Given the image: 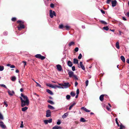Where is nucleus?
Here are the masks:
<instances>
[{"label": "nucleus", "instance_id": "1", "mask_svg": "<svg viewBox=\"0 0 129 129\" xmlns=\"http://www.w3.org/2000/svg\"><path fill=\"white\" fill-rule=\"evenodd\" d=\"M21 95L23 98V99L21 97H20L21 100V106L23 107L26 105H28L29 104V101L27 97L26 96L24 95L22 93H21Z\"/></svg>", "mask_w": 129, "mask_h": 129}, {"label": "nucleus", "instance_id": "2", "mask_svg": "<svg viewBox=\"0 0 129 129\" xmlns=\"http://www.w3.org/2000/svg\"><path fill=\"white\" fill-rule=\"evenodd\" d=\"M7 92L9 95L10 96H12L15 94V92L13 90L11 91L9 89H7Z\"/></svg>", "mask_w": 129, "mask_h": 129}, {"label": "nucleus", "instance_id": "3", "mask_svg": "<svg viewBox=\"0 0 129 129\" xmlns=\"http://www.w3.org/2000/svg\"><path fill=\"white\" fill-rule=\"evenodd\" d=\"M56 16L55 13L54 11H52V10H50V16L51 18L53 17V16Z\"/></svg>", "mask_w": 129, "mask_h": 129}, {"label": "nucleus", "instance_id": "4", "mask_svg": "<svg viewBox=\"0 0 129 129\" xmlns=\"http://www.w3.org/2000/svg\"><path fill=\"white\" fill-rule=\"evenodd\" d=\"M35 57L37 58L41 59V60H43L45 58L44 56H42L40 54H36L35 55Z\"/></svg>", "mask_w": 129, "mask_h": 129}, {"label": "nucleus", "instance_id": "5", "mask_svg": "<svg viewBox=\"0 0 129 129\" xmlns=\"http://www.w3.org/2000/svg\"><path fill=\"white\" fill-rule=\"evenodd\" d=\"M0 127L3 129L6 128L5 125L4 124L3 122L1 121H0Z\"/></svg>", "mask_w": 129, "mask_h": 129}, {"label": "nucleus", "instance_id": "6", "mask_svg": "<svg viewBox=\"0 0 129 129\" xmlns=\"http://www.w3.org/2000/svg\"><path fill=\"white\" fill-rule=\"evenodd\" d=\"M51 112L50 110H48L46 111V116L47 117H49L51 116Z\"/></svg>", "mask_w": 129, "mask_h": 129}, {"label": "nucleus", "instance_id": "7", "mask_svg": "<svg viewBox=\"0 0 129 129\" xmlns=\"http://www.w3.org/2000/svg\"><path fill=\"white\" fill-rule=\"evenodd\" d=\"M70 86V85L69 83H64L63 84V86L62 87L63 88H67Z\"/></svg>", "mask_w": 129, "mask_h": 129}, {"label": "nucleus", "instance_id": "8", "mask_svg": "<svg viewBox=\"0 0 129 129\" xmlns=\"http://www.w3.org/2000/svg\"><path fill=\"white\" fill-rule=\"evenodd\" d=\"M68 74L69 77L71 78L73 77L74 75V72L72 71H69L68 73Z\"/></svg>", "mask_w": 129, "mask_h": 129}, {"label": "nucleus", "instance_id": "9", "mask_svg": "<svg viewBox=\"0 0 129 129\" xmlns=\"http://www.w3.org/2000/svg\"><path fill=\"white\" fill-rule=\"evenodd\" d=\"M56 67L57 70L59 71H61L62 70V67L61 66L60 64H57L56 65Z\"/></svg>", "mask_w": 129, "mask_h": 129}, {"label": "nucleus", "instance_id": "10", "mask_svg": "<svg viewBox=\"0 0 129 129\" xmlns=\"http://www.w3.org/2000/svg\"><path fill=\"white\" fill-rule=\"evenodd\" d=\"M111 2L112 7H114L116 5L117 2L116 0L112 1Z\"/></svg>", "mask_w": 129, "mask_h": 129}, {"label": "nucleus", "instance_id": "11", "mask_svg": "<svg viewBox=\"0 0 129 129\" xmlns=\"http://www.w3.org/2000/svg\"><path fill=\"white\" fill-rule=\"evenodd\" d=\"M67 64L69 66L71 67L73 65V63L70 61H69L67 62Z\"/></svg>", "mask_w": 129, "mask_h": 129}, {"label": "nucleus", "instance_id": "12", "mask_svg": "<svg viewBox=\"0 0 129 129\" xmlns=\"http://www.w3.org/2000/svg\"><path fill=\"white\" fill-rule=\"evenodd\" d=\"M20 27H18V29L19 30H20V29L21 28H24V25L21 24V23H20Z\"/></svg>", "mask_w": 129, "mask_h": 129}, {"label": "nucleus", "instance_id": "13", "mask_svg": "<svg viewBox=\"0 0 129 129\" xmlns=\"http://www.w3.org/2000/svg\"><path fill=\"white\" fill-rule=\"evenodd\" d=\"M62 128L60 126L57 125H55L53 127L52 129H61Z\"/></svg>", "mask_w": 129, "mask_h": 129}, {"label": "nucleus", "instance_id": "14", "mask_svg": "<svg viewBox=\"0 0 129 129\" xmlns=\"http://www.w3.org/2000/svg\"><path fill=\"white\" fill-rule=\"evenodd\" d=\"M81 109H83L84 111L87 112H90V111L89 110L87 109L84 107H82L81 108Z\"/></svg>", "mask_w": 129, "mask_h": 129}, {"label": "nucleus", "instance_id": "15", "mask_svg": "<svg viewBox=\"0 0 129 129\" xmlns=\"http://www.w3.org/2000/svg\"><path fill=\"white\" fill-rule=\"evenodd\" d=\"M73 63L76 64H78V60L76 58H74L73 59Z\"/></svg>", "mask_w": 129, "mask_h": 129}, {"label": "nucleus", "instance_id": "16", "mask_svg": "<svg viewBox=\"0 0 129 129\" xmlns=\"http://www.w3.org/2000/svg\"><path fill=\"white\" fill-rule=\"evenodd\" d=\"M46 91L48 93L50 94L51 95H53V93L49 89H46Z\"/></svg>", "mask_w": 129, "mask_h": 129}, {"label": "nucleus", "instance_id": "17", "mask_svg": "<svg viewBox=\"0 0 129 129\" xmlns=\"http://www.w3.org/2000/svg\"><path fill=\"white\" fill-rule=\"evenodd\" d=\"M46 85L47 86H49L50 87H51L52 88H54V87H55V85L54 86L50 84H47Z\"/></svg>", "mask_w": 129, "mask_h": 129}, {"label": "nucleus", "instance_id": "18", "mask_svg": "<svg viewBox=\"0 0 129 129\" xmlns=\"http://www.w3.org/2000/svg\"><path fill=\"white\" fill-rule=\"evenodd\" d=\"M104 95L102 94L101 95L100 97V99L101 101H102L103 100Z\"/></svg>", "mask_w": 129, "mask_h": 129}, {"label": "nucleus", "instance_id": "19", "mask_svg": "<svg viewBox=\"0 0 129 129\" xmlns=\"http://www.w3.org/2000/svg\"><path fill=\"white\" fill-rule=\"evenodd\" d=\"M48 108L50 109L53 110L54 109V107L50 105H48Z\"/></svg>", "mask_w": 129, "mask_h": 129}, {"label": "nucleus", "instance_id": "20", "mask_svg": "<svg viewBox=\"0 0 129 129\" xmlns=\"http://www.w3.org/2000/svg\"><path fill=\"white\" fill-rule=\"evenodd\" d=\"M120 58H121V60L123 62H125V59L124 57L123 56H121L120 57Z\"/></svg>", "mask_w": 129, "mask_h": 129}, {"label": "nucleus", "instance_id": "21", "mask_svg": "<svg viewBox=\"0 0 129 129\" xmlns=\"http://www.w3.org/2000/svg\"><path fill=\"white\" fill-rule=\"evenodd\" d=\"M76 103H74L72 105H71L69 107V110H70L71 108L73 107V106L75 105Z\"/></svg>", "mask_w": 129, "mask_h": 129}, {"label": "nucleus", "instance_id": "22", "mask_svg": "<svg viewBox=\"0 0 129 129\" xmlns=\"http://www.w3.org/2000/svg\"><path fill=\"white\" fill-rule=\"evenodd\" d=\"M68 115V114L67 113H65L62 116V117L63 118H66Z\"/></svg>", "mask_w": 129, "mask_h": 129}, {"label": "nucleus", "instance_id": "23", "mask_svg": "<svg viewBox=\"0 0 129 129\" xmlns=\"http://www.w3.org/2000/svg\"><path fill=\"white\" fill-rule=\"evenodd\" d=\"M119 43L118 42H117L116 44V47L118 49L119 48Z\"/></svg>", "mask_w": 129, "mask_h": 129}, {"label": "nucleus", "instance_id": "24", "mask_svg": "<svg viewBox=\"0 0 129 129\" xmlns=\"http://www.w3.org/2000/svg\"><path fill=\"white\" fill-rule=\"evenodd\" d=\"M16 79V77L15 76H13L11 77V80L13 81H15Z\"/></svg>", "mask_w": 129, "mask_h": 129}, {"label": "nucleus", "instance_id": "25", "mask_svg": "<svg viewBox=\"0 0 129 129\" xmlns=\"http://www.w3.org/2000/svg\"><path fill=\"white\" fill-rule=\"evenodd\" d=\"M28 108L26 107H25L24 108H22V110L23 111H24L28 109Z\"/></svg>", "mask_w": 129, "mask_h": 129}, {"label": "nucleus", "instance_id": "26", "mask_svg": "<svg viewBox=\"0 0 129 129\" xmlns=\"http://www.w3.org/2000/svg\"><path fill=\"white\" fill-rule=\"evenodd\" d=\"M70 94L72 96L74 97L75 95V94L74 92L72 91L70 93Z\"/></svg>", "mask_w": 129, "mask_h": 129}, {"label": "nucleus", "instance_id": "27", "mask_svg": "<svg viewBox=\"0 0 129 129\" xmlns=\"http://www.w3.org/2000/svg\"><path fill=\"white\" fill-rule=\"evenodd\" d=\"M50 104L53 105L54 104V103L52 101L50 100H48L47 101Z\"/></svg>", "mask_w": 129, "mask_h": 129}, {"label": "nucleus", "instance_id": "28", "mask_svg": "<svg viewBox=\"0 0 129 129\" xmlns=\"http://www.w3.org/2000/svg\"><path fill=\"white\" fill-rule=\"evenodd\" d=\"M80 121L81 122H85L86 121V120L83 118H81Z\"/></svg>", "mask_w": 129, "mask_h": 129}, {"label": "nucleus", "instance_id": "29", "mask_svg": "<svg viewBox=\"0 0 129 129\" xmlns=\"http://www.w3.org/2000/svg\"><path fill=\"white\" fill-rule=\"evenodd\" d=\"M4 69V67L3 66H0V71H3Z\"/></svg>", "mask_w": 129, "mask_h": 129}, {"label": "nucleus", "instance_id": "30", "mask_svg": "<svg viewBox=\"0 0 129 129\" xmlns=\"http://www.w3.org/2000/svg\"><path fill=\"white\" fill-rule=\"evenodd\" d=\"M74 44V43L73 42H70L69 44V46H70Z\"/></svg>", "mask_w": 129, "mask_h": 129}, {"label": "nucleus", "instance_id": "31", "mask_svg": "<svg viewBox=\"0 0 129 129\" xmlns=\"http://www.w3.org/2000/svg\"><path fill=\"white\" fill-rule=\"evenodd\" d=\"M103 29L106 30H108L109 28L108 27V26H106L104 27H103Z\"/></svg>", "mask_w": 129, "mask_h": 129}, {"label": "nucleus", "instance_id": "32", "mask_svg": "<svg viewBox=\"0 0 129 129\" xmlns=\"http://www.w3.org/2000/svg\"><path fill=\"white\" fill-rule=\"evenodd\" d=\"M63 88L62 87H61V86H58L55 85L54 88Z\"/></svg>", "mask_w": 129, "mask_h": 129}, {"label": "nucleus", "instance_id": "33", "mask_svg": "<svg viewBox=\"0 0 129 129\" xmlns=\"http://www.w3.org/2000/svg\"><path fill=\"white\" fill-rule=\"evenodd\" d=\"M61 123V121L60 120H59L58 119L57 120V125H60Z\"/></svg>", "mask_w": 129, "mask_h": 129}, {"label": "nucleus", "instance_id": "34", "mask_svg": "<svg viewBox=\"0 0 129 129\" xmlns=\"http://www.w3.org/2000/svg\"><path fill=\"white\" fill-rule=\"evenodd\" d=\"M70 96L69 95H67L66 96V99L68 100H69L70 99Z\"/></svg>", "mask_w": 129, "mask_h": 129}, {"label": "nucleus", "instance_id": "35", "mask_svg": "<svg viewBox=\"0 0 129 129\" xmlns=\"http://www.w3.org/2000/svg\"><path fill=\"white\" fill-rule=\"evenodd\" d=\"M0 86L2 87H3L7 89V87L5 85L3 84H0Z\"/></svg>", "mask_w": 129, "mask_h": 129}, {"label": "nucleus", "instance_id": "36", "mask_svg": "<svg viewBox=\"0 0 129 129\" xmlns=\"http://www.w3.org/2000/svg\"><path fill=\"white\" fill-rule=\"evenodd\" d=\"M0 119L3 120L4 119V118L0 112Z\"/></svg>", "mask_w": 129, "mask_h": 129}, {"label": "nucleus", "instance_id": "37", "mask_svg": "<svg viewBox=\"0 0 129 129\" xmlns=\"http://www.w3.org/2000/svg\"><path fill=\"white\" fill-rule=\"evenodd\" d=\"M119 126L120 127L119 129H123V128L124 127V126H123L121 124L120 125H119Z\"/></svg>", "mask_w": 129, "mask_h": 129}, {"label": "nucleus", "instance_id": "38", "mask_svg": "<svg viewBox=\"0 0 129 129\" xmlns=\"http://www.w3.org/2000/svg\"><path fill=\"white\" fill-rule=\"evenodd\" d=\"M115 120L116 123L117 124L118 126H119V125L118 122L117 121V118H116L115 119Z\"/></svg>", "mask_w": 129, "mask_h": 129}, {"label": "nucleus", "instance_id": "39", "mask_svg": "<svg viewBox=\"0 0 129 129\" xmlns=\"http://www.w3.org/2000/svg\"><path fill=\"white\" fill-rule=\"evenodd\" d=\"M100 22L102 24H107V22L101 20L100 21Z\"/></svg>", "mask_w": 129, "mask_h": 129}, {"label": "nucleus", "instance_id": "40", "mask_svg": "<svg viewBox=\"0 0 129 129\" xmlns=\"http://www.w3.org/2000/svg\"><path fill=\"white\" fill-rule=\"evenodd\" d=\"M82 57V55L81 53H80L79 54V56H78V58L79 59H80Z\"/></svg>", "mask_w": 129, "mask_h": 129}, {"label": "nucleus", "instance_id": "41", "mask_svg": "<svg viewBox=\"0 0 129 129\" xmlns=\"http://www.w3.org/2000/svg\"><path fill=\"white\" fill-rule=\"evenodd\" d=\"M64 27L66 28L67 30H69V29L70 27L68 25L64 26Z\"/></svg>", "mask_w": 129, "mask_h": 129}, {"label": "nucleus", "instance_id": "42", "mask_svg": "<svg viewBox=\"0 0 129 129\" xmlns=\"http://www.w3.org/2000/svg\"><path fill=\"white\" fill-rule=\"evenodd\" d=\"M52 119H51V118L49 120H48V122L50 123H51L52 122Z\"/></svg>", "mask_w": 129, "mask_h": 129}, {"label": "nucleus", "instance_id": "43", "mask_svg": "<svg viewBox=\"0 0 129 129\" xmlns=\"http://www.w3.org/2000/svg\"><path fill=\"white\" fill-rule=\"evenodd\" d=\"M59 27L60 28H62L63 27H64V26H63L62 24L60 25Z\"/></svg>", "mask_w": 129, "mask_h": 129}, {"label": "nucleus", "instance_id": "44", "mask_svg": "<svg viewBox=\"0 0 129 129\" xmlns=\"http://www.w3.org/2000/svg\"><path fill=\"white\" fill-rule=\"evenodd\" d=\"M23 122L22 121H21V124L20 126V127L21 128H23Z\"/></svg>", "mask_w": 129, "mask_h": 129}, {"label": "nucleus", "instance_id": "45", "mask_svg": "<svg viewBox=\"0 0 129 129\" xmlns=\"http://www.w3.org/2000/svg\"><path fill=\"white\" fill-rule=\"evenodd\" d=\"M3 103L4 105H5V106L6 107H7L8 106V105L6 103V101H4Z\"/></svg>", "mask_w": 129, "mask_h": 129}, {"label": "nucleus", "instance_id": "46", "mask_svg": "<svg viewBox=\"0 0 129 129\" xmlns=\"http://www.w3.org/2000/svg\"><path fill=\"white\" fill-rule=\"evenodd\" d=\"M44 123L46 124H47L48 123V120H45L44 121Z\"/></svg>", "mask_w": 129, "mask_h": 129}, {"label": "nucleus", "instance_id": "47", "mask_svg": "<svg viewBox=\"0 0 129 129\" xmlns=\"http://www.w3.org/2000/svg\"><path fill=\"white\" fill-rule=\"evenodd\" d=\"M73 77H74L75 79L76 80H78V79L77 76L75 75H74Z\"/></svg>", "mask_w": 129, "mask_h": 129}, {"label": "nucleus", "instance_id": "48", "mask_svg": "<svg viewBox=\"0 0 129 129\" xmlns=\"http://www.w3.org/2000/svg\"><path fill=\"white\" fill-rule=\"evenodd\" d=\"M11 20L12 21H14L16 20V18L15 17L13 18Z\"/></svg>", "mask_w": 129, "mask_h": 129}, {"label": "nucleus", "instance_id": "49", "mask_svg": "<svg viewBox=\"0 0 129 129\" xmlns=\"http://www.w3.org/2000/svg\"><path fill=\"white\" fill-rule=\"evenodd\" d=\"M88 80H87L85 82L86 84V86H87L88 85Z\"/></svg>", "mask_w": 129, "mask_h": 129}, {"label": "nucleus", "instance_id": "50", "mask_svg": "<svg viewBox=\"0 0 129 129\" xmlns=\"http://www.w3.org/2000/svg\"><path fill=\"white\" fill-rule=\"evenodd\" d=\"M72 70L73 71H74L75 70V67L74 66H73L72 67Z\"/></svg>", "mask_w": 129, "mask_h": 129}, {"label": "nucleus", "instance_id": "51", "mask_svg": "<svg viewBox=\"0 0 129 129\" xmlns=\"http://www.w3.org/2000/svg\"><path fill=\"white\" fill-rule=\"evenodd\" d=\"M78 47H76L75 49V52H77L78 50Z\"/></svg>", "mask_w": 129, "mask_h": 129}, {"label": "nucleus", "instance_id": "52", "mask_svg": "<svg viewBox=\"0 0 129 129\" xmlns=\"http://www.w3.org/2000/svg\"><path fill=\"white\" fill-rule=\"evenodd\" d=\"M50 7L52 8H53L54 7V5L53 4H51L50 5Z\"/></svg>", "mask_w": 129, "mask_h": 129}, {"label": "nucleus", "instance_id": "53", "mask_svg": "<svg viewBox=\"0 0 129 129\" xmlns=\"http://www.w3.org/2000/svg\"><path fill=\"white\" fill-rule=\"evenodd\" d=\"M111 1V0H107L106 1V3L107 4H109Z\"/></svg>", "mask_w": 129, "mask_h": 129}, {"label": "nucleus", "instance_id": "54", "mask_svg": "<svg viewBox=\"0 0 129 129\" xmlns=\"http://www.w3.org/2000/svg\"><path fill=\"white\" fill-rule=\"evenodd\" d=\"M17 23H23V22H22V21H20V20H18L17 21Z\"/></svg>", "mask_w": 129, "mask_h": 129}, {"label": "nucleus", "instance_id": "55", "mask_svg": "<svg viewBox=\"0 0 129 129\" xmlns=\"http://www.w3.org/2000/svg\"><path fill=\"white\" fill-rule=\"evenodd\" d=\"M80 66L82 70H85V68L83 65L81 66Z\"/></svg>", "mask_w": 129, "mask_h": 129}, {"label": "nucleus", "instance_id": "56", "mask_svg": "<svg viewBox=\"0 0 129 129\" xmlns=\"http://www.w3.org/2000/svg\"><path fill=\"white\" fill-rule=\"evenodd\" d=\"M10 67L11 68H15V67L14 65H12L10 66Z\"/></svg>", "mask_w": 129, "mask_h": 129}, {"label": "nucleus", "instance_id": "57", "mask_svg": "<svg viewBox=\"0 0 129 129\" xmlns=\"http://www.w3.org/2000/svg\"><path fill=\"white\" fill-rule=\"evenodd\" d=\"M77 94L78 95L79 93V90L78 89H77L76 91Z\"/></svg>", "mask_w": 129, "mask_h": 129}, {"label": "nucleus", "instance_id": "58", "mask_svg": "<svg viewBox=\"0 0 129 129\" xmlns=\"http://www.w3.org/2000/svg\"><path fill=\"white\" fill-rule=\"evenodd\" d=\"M36 83H37V85L39 86L40 87H41V86L40 85V84H39L38 83L36 82Z\"/></svg>", "mask_w": 129, "mask_h": 129}, {"label": "nucleus", "instance_id": "59", "mask_svg": "<svg viewBox=\"0 0 129 129\" xmlns=\"http://www.w3.org/2000/svg\"><path fill=\"white\" fill-rule=\"evenodd\" d=\"M101 12L103 14H105V12L104 11L102 10H101Z\"/></svg>", "mask_w": 129, "mask_h": 129}, {"label": "nucleus", "instance_id": "60", "mask_svg": "<svg viewBox=\"0 0 129 129\" xmlns=\"http://www.w3.org/2000/svg\"><path fill=\"white\" fill-rule=\"evenodd\" d=\"M78 84V82L77 81H76L75 83V86H76Z\"/></svg>", "mask_w": 129, "mask_h": 129}, {"label": "nucleus", "instance_id": "61", "mask_svg": "<svg viewBox=\"0 0 129 129\" xmlns=\"http://www.w3.org/2000/svg\"><path fill=\"white\" fill-rule=\"evenodd\" d=\"M8 34V33L7 32V31H5L4 33V35H7Z\"/></svg>", "mask_w": 129, "mask_h": 129}, {"label": "nucleus", "instance_id": "62", "mask_svg": "<svg viewBox=\"0 0 129 129\" xmlns=\"http://www.w3.org/2000/svg\"><path fill=\"white\" fill-rule=\"evenodd\" d=\"M122 19L124 21H126V18L124 17H122Z\"/></svg>", "mask_w": 129, "mask_h": 129}, {"label": "nucleus", "instance_id": "63", "mask_svg": "<svg viewBox=\"0 0 129 129\" xmlns=\"http://www.w3.org/2000/svg\"><path fill=\"white\" fill-rule=\"evenodd\" d=\"M126 15L128 17H129V12H127Z\"/></svg>", "mask_w": 129, "mask_h": 129}, {"label": "nucleus", "instance_id": "64", "mask_svg": "<svg viewBox=\"0 0 129 129\" xmlns=\"http://www.w3.org/2000/svg\"><path fill=\"white\" fill-rule=\"evenodd\" d=\"M126 62L128 63H129V59H127L126 60Z\"/></svg>", "mask_w": 129, "mask_h": 129}]
</instances>
